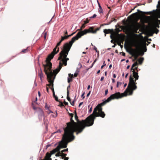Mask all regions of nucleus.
<instances>
[{
  "mask_svg": "<svg viewBox=\"0 0 160 160\" xmlns=\"http://www.w3.org/2000/svg\"><path fill=\"white\" fill-rule=\"evenodd\" d=\"M58 152L56 153L55 155V156L56 157H60L61 156V152H60L59 151Z\"/></svg>",
  "mask_w": 160,
  "mask_h": 160,
  "instance_id": "22",
  "label": "nucleus"
},
{
  "mask_svg": "<svg viewBox=\"0 0 160 160\" xmlns=\"http://www.w3.org/2000/svg\"><path fill=\"white\" fill-rule=\"evenodd\" d=\"M99 11L100 13H102L103 12V10L102 8H101L99 9Z\"/></svg>",
  "mask_w": 160,
  "mask_h": 160,
  "instance_id": "45",
  "label": "nucleus"
},
{
  "mask_svg": "<svg viewBox=\"0 0 160 160\" xmlns=\"http://www.w3.org/2000/svg\"><path fill=\"white\" fill-rule=\"evenodd\" d=\"M38 93L39 96L40 97L41 95L40 92L39 91H38Z\"/></svg>",
  "mask_w": 160,
  "mask_h": 160,
  "instance_id": "59",
  "label": "nucleus"
},
{
  "mask_svg": "<svg viewBox=\"0 0 160 160\" xmlns=\"http://www.w3.org/2000/svg\"><path fill=\"white\" fill-rule=\"evenodd\" d=\"M94 49L96 51V52H99V51H98L97 50V48L95 47V46H94Z\"/></svg>",
  "mask_w": 160,
  "mask_h": 160,
  "instance_id": "39",
  "label": "nucleus"
},
{
  "mask_svg": "<svg viewBox=\"0 0 160 160\" xmlns=\"http://www.w3.org/2000/svg\"><path fill=\"white\" fill-rule=\"evenodd\" d=\"M108 93V89H107L105 90V95L106 96Z\"/></svg>",
  "mask_w": 160,
  "mask_h": 160,
  "instance_id": "43",
  "label": "nucleus"
},
{
  "mask_svg": "<svg viewBox=\"0 0 160 160\" xmlns=\"http://www.w3.org/2000/svg\"><path fill=\"white\" fill-rule=\"evenodd\" d=\"M73 118H70V121L66 123L67 126L64 128V133L62 136L71 141H73L75 138L74 135V132H78L79 129L78 126L80 125L82 123L81 122L77 123L72 119Z\"/></svg>",
  "mask_w": 160,
  "mask_h": 160,
  "instance_id": "2",
  "label": "nucleus"
},
{
  "mask_svg": "<svg viewBox=\"0 0 160 160\" xmlns=\"http://www.w3.org/2000/svg\"><path fill=\"white\" fill-rule=\"evenodd\" d=\"M67 36H62L61 39L60 40L59 42L58 43V46H60L61 42L65 39H67L68 38Z\"/></svg>",
  "mask_w": 160,
  "mask_h": 160,
  "instance_id": "15",
  "label": "nucleus"
},
{
  "mask_svg": "<svg viewBox=\"0 0 160 160\" xmlns=\"http://www.w3.org/2000/svg\"><path fill=\"white\" fill-rule=\"evenodd\" d=\"M97 16V15L96 14H94L93 16L90 17V18H94L96 17Z\"/></svg>",
  "mask_w": 160,
  "mask_h": 160,
  "instance_id": "38",
  "label": "nucleus"
},
{
  "mask_svg": "<svg viewBox=\"0 0 160 160\" xmlns=\"http://www.w3.org/2000/svg\"><path fill=\"white\" fill-rule=\"evenodd\" d=\"M90 93H91V91H90L89 92L87 95V97H88L89 96V95H90Z\"/></svg>",
  "mask_w": 160,
  "mask_h": 160,
  "instance_id": "53",
  "label": "nucleus"
},
{
  "mask_svg": "<svg viewBox=\"0 0 160 160\" xmlns=\"http://www.w3.org/2000/svg\"><path fill=\"white\" fill-rule=\"evenodd\" d=\"M52 89H53V90H52L53 95V97H55V96H56V95H55V92H54V90L53 87H52Z\"/></svg>",
  "mask_w": 160,
  "mask_h": 160,
  "instance_id": "31",
  "label": "nucleus"
},
{
  "mask_svg": "<svg viewBox=\"0 0 160 160\" xmlns=\"http://www.w3.org/2000/svg\"><path fill=\"white\" fill-rule=\"evenodd\" d=\"M106 64H105V61H104L103 63V65L101 67V68L102 69L104 66H106Z\"/></svg>",
  "mask_w": 160,
  "mask_h": 160,
  "instance_id": "40",
  "label": "nucleus"
},
{
  "mask_svg": "<svg viewBox=\"0 0 160 160\" xmlns=\"http://www.w3.org/2000/svg\"><path fill=\"white\" fill-rule=\"evenodd\" d=\"M69 116L71 117V118L73 117V113H69Z\"/></svg>",
  "mask_w": 160,
  "mask_h": 160,
  "instance_id": "36",
  "label": "nucleus"
},
{
  "mask_svg": "<svg viewBox=\"0 0 160 160\" xmlns=\"http://www.w3.org/2000/svg\"><path fill=\"white\" fill-rule=\"evenodd\" d=\"M143 59H144L143 58H141L138 60L140 64H141L142 63Z\"/></svg>",
  "mask_w": 160,
  "mask_h": 160,
  "instance_id": "20",
  "label": "nucleus"
},
{
  "mask_svg": "<svg viewBox=\"0 0 160 160\" xmlns=\"http://www.w3.org/2000/svg\"><path fill=\"white\" fill-rule=\"evenodd\" d=\"M68 148H67L66 149H64V150H62L61 151V152H68Z\"/></svg>",
  "mask_w": 160,
  "mask_h": 160,
  "instance_id": "34",
  "label": "nucleus"
},
{
  "mask_svg": "<svg viewBox=\"0 0 160 160\" xmlns=\"http://www.w3.org/2000/svg\"><path fill=\"white\" fill-rule=\"evenodd\" d=\"M64 104L65 105H67L68 104V102H66L65 101H64Z\"/></svg>",
  "mask_w": 160,
  "mask_h": 160,
  "instance_id": "51",
  "label": "nucleus"
},
{
  "mask_svg": "<svg viewBox=\"0 0 160 160\" xmlns=\"http://www.w3.org/2000/svg\"><path fill=\"white\" fill-rule=\"evenodd\" d=\"M137 11H138V12H136L135 13H133L131 15V16L132 17V18L133 19H134V18H136L139 15L138 12L144 13L145 14H148V15H150L151 14V12H142L138 9L137 10Z\"/></svg>",
  "mask_w": 160,
  "mask_h": 160,
  "instance_id": "12",
  "label": "nucleus"
},
{
  "mask_svg": "<svg viewBox=\"0 0 160 160\" xmlns=\"http://www.w3.org/2000/svg\"><path fill=\"white\" fill-rule=\"evenodd\" d=\"M72 78H68V83L70 82H71L72 81Z\"/></svg>",
  "mask_w": 160,
  "mask_h": 160,
  "instance_id": "28",
  "label": "nucleus"
},
{
  "mask_svg": "<svg viewBox=\"0 0 160 160\" xmlns=\"http://www.w3.org/2000/svg\"><path fill=\"white\" fill-rule=\"evenodd\" d=\"M113 77L114 78H116V75L115 74H113Z\"/></svg>",
  "mask_w": 160,
  "mask_h": 160,
  "instance_id": "62",
  "label": "nucleus"
},
{
  "mask_svg": "<svg viewBox=\"0 0 160 160\" xmlns=\"http://www.w3.org/2000/svg\"><path fill=\"white\" fill-rule=\"evenodd\" d=\"M70 86L69 85L68 86L67 88V94H69V90L70 89Z\"/></svg>",
  "mask_w": 160,
  "mask_h": 160,
  "instance_id": "23",
  "label": "nucleus"
},
{
  "mask_svg": "<svg viewBox=\"0 0 160 160\" xmlns=\"http://www.w3.org/2000/svg\"><path fill=\"white\" fill-rule=\"evenodd\" d=\"M79 69H77L76 71V72H78H78H79Z\"/></svg>",
  "mask_w": 160,
  "mask_h": 160,
  "instance_id": "56",
  "label": "nucleus"
},
{
  "mask_svg": "<svg viewBox=\"0 0 160 160\" xmlns=\"http://www.w3.org/2000/svg\"><path fill=\"white\" fill-rule=\"evenodd\" d=\"M103 102L102 103L98 104L94 109L92 114L90 115L87 118V120H89L90 123L88 126H92L94 120L96 117H100L102 118H104L105 116V114L104 112L102 111V107L106 103H104Z\"/></svg>",
  "mask_w": 160,
  "mask_h": 160,
  "instance_id": "4",
  "label": "nucleus"
},
{
  "mask_svg": "<svg viewBox=\"0 0 160 160\" xmlns=\"http://www.w3.org/2000/svg\"><path fill=\"white\" fill-rule=\"evenodd\" d=\"M92 111V108H91L90 109H89V112L90 113Z\"/></svg>",
  "mask_w": 160,
  "mask_h": 160,
  "instance_id": "58",
  "label": "nucleus"
},
{
  "mask_svg": "<svg viewBox=\"0 0 160 160\" xmlns=\"http://www.w3.org/2000/svg\"><path fill=\"white\" fill-rule=\"evenodd\" d=\"M112 32V31L110 29H105L103 30V32L105 34V35L106 36V34H108L109 33H110Z\"/></svg>",
  "mask_w": 160,
  "mask_h": 160,
  "instance_id": "17",
  "label": "nucleus"
},
{
  "mask_svg": "<svg viewBox=\"0 0 160 160\" xmlns=\"http://www.w3.org/2000/svg\"><path fill=\"white\" fill-rule=\"evenodd\" d=\"M69 94H67V99L70 102H71V99H70V98L69 97Z\"/></svg>",
  "mask_w": 160,
  "mask_h": 160,
  "instance_id": "27",
  "label": "nucleus"
},
{
  "mask_svg": "<svg viewBox=\"0 0 160 160\" xmlns=\"http://www.w3.org/2000/svg\"><path fill=\"white\" fill-rule=\"evenodd\" d=\"M97 60V59H95V60L93 62V63L92 64V66L93 65V64H94V63L96 62Z\"/></svg>",
  "mask_w": 160,
  "mask_h": 160,
  "instance_id": "46",
  "label": "nucleus"
},
{
  "mask_svg": "<svg viewBox=\"0 0 160 160\" xmlns=\"http://www.w3.org/2000/svg\"><path fill=\"white\" fill-rule=\"evenodd\" d=\"M120 53H122V56H125V53L124 52H121Z\"/></svg>",
  "mask_w": 160,
  "mask_h": 160,
  "instance_id": "47",
  "label": "nucleus"
},
{
  "mask_svg": "<svg viewBox=\"0 0 160 160\" xmlns=\"http://www.w3.org/2000/svg\"><path fill=\"white\" fill-rule=\"evenodd\" d=\"M69 76V78H72H72L73 77V74H68Z\"/></svg>",
  "mask_w": 160,
  "mask_h": 160,
  "instance_id": "33",
  "label": "nucleus"
},
{
  "mask_svg": "<svg viewBox=\"0 0 160 160\" xmlns=\"http://www.w3.org/2000/svg\"><path fill=\"white\" fill-rule=\"evenodd\" d=\"M103 79H104V77H102L101 78V79H100V80L101 81H102L103 80Z\"/></svg>",
  "mask_w": 160,
  "mask_h": 160,
  "instance_id": "55",
  "label": "nucleus"
},
{
  "mask_svg": "<svg viewBox=\"0 0 160 160\" xmlns=\"http://www.w3.org/2000/svg\"><path fill=\"white\" fill-rule=\"evenodd\" d=\"M64 160H68V159H69V158L68 157H65L64 158Z\"/></svg>",
  "mask_w": 160,
  "mask_h": 160,
  "instance_id": "52",
  "label": "nucleus"
},
{
  "mask_svg": "<svg viewBox=\"0 0 160 160\" xmlns=\"http://www.w3.org/2000/svg\"><path fill=\"white\" fill-rule=\"evenodd\" d=\"M149 30L150 32H154L157 34L159 32V30L157 29L155 27H153L152 26L149 27Z\"/></svg>",
  "mask_w": 160,
  "mask_h": 160,
  "instance_id": "14",
  "label": "nucleus"
},
{
  "mask_svg": "<svg viewBox=\"0 0 160 160\" xmlns=\"http://www.w3.org/2000/svg\"><path fill=\"white\" fill-rule=\"evenodd\" d=\"M138 64L137 62H135L132 65L131 68V71L132 72L133 76L131 75L129 78V82L128 87L126 89V91L128 92V95H132L133 93V91L137 88L136 81L138 79L139 76L137 72L138 67L133 68L138 66Z\"/></svg>",
  "mask_w": 160,
  "mask_h": 160,
  "instance_id": "3",
  "label": "nucleus"
},
{
  "mask_svg": "<svg viewBox=\"0 0 160 160\" xmlns=\"http://www.w3.org/2000/svg\"><path fill=\"white\" fill-rule=\"evenodd\" d=\"M60 103V107H62V106H64L63 103L61 102H60L59 101V102Z\"/></svg>",
  "mask_w": 160,
  "mask_h": 160,
  "instance_id": "42",
  "label": "nucleus"
},
{
  "mask_svg": "<svg viewBox=\"0 0 160 160\" xmlns=\"http://www.w3.org/2000/svg\"><path fill=\"white\" fill-rule=\"evenodd\" d=\"M129 54L134 58L133 61H134L137 60L138 58L139 55H142L144 54V52H142L141 54H139L137 50L131 48V51L129 52Z\"/></svg>",
  "mask_w": 160,
  "mask_h": 160,
  "instance_id": "10",
  "label": "nucleus"
},
{
  "mask_svg": "<svg viewBox=\"0 0 160 160\" xmlns=\"http://www.w3.org/2000/svg\"><path fill=\"white\" fill-rule=\"evenodd\" d=\"M132 27L133 29L136 31L138 30L139 29H140V24L138 22H137L133 24Z\"/></svg>",
  "mask_w": 160,
  "mask_h": 160,
  "instance_id": "13",
  "label": "nucleus"
},
{
  "mask_svg": "<svg viewBox=\"0 0 160 160\" xmlns=\"http://www.w3.org/2000/svg\"><path fill=\"white\" fill-rule=\"evenodd\" d=\"M44 113L43 111L41 109H39V115L41 116H43Z\"/></svg>",
  "mask_w": 160,
  "mask_h": 160,
  "instance_id": "18",
  "label": "nucleus"
},
{
  "mask_svg": "<svg viewBox=\"0 0 160 160\" xmlns=\"http://www.w3.org/2000/svg\"><path fill=\"white\" fill-rule=\"evenodd\" d=\"M116 45V44H114L112 46V48H114L115 47V46Z\"/></svg>",
  "mask_w": 160,
  "mask_h": 160,
  "instance_id": "63",
  "label": "nucleus"
},
{
  "mask_svg": "<svg viewBox=\"0 0 160 160\" xmlns=\"http://www.w3.org/2000/svg\"><path fill=\"white\" fill-rule=\"evenodd\" d=\"M59 46H58L57 43L55 47L53 49V51L48 55L46 60V64L45 65H43L44 67H49V68H52V63L50 62V61L53 58L54 56L58 52L59 48L58 47Z\"/></svg>",
  "mask_w": 160,
  "mask_h": 160,
  "instance_id": "7",
  "label": "nucleus"
},
{
  "mask_svg": "<svg viewBox=\"0 0 160 160\" xmlns=\"http://www.w3.org/2000/svg\"><path fill=\"white\" fill-rule=\"evenodd\" d=\"M54 98H55V100L56 101H57V102H59V101L58 99V97L57 96H56L55 97H54Z\"/></svg>",
  "mask_w": 160,
  "mask_h": 160,
  "instance_id": "29",
  "label": "nucleus"
},
{
  "mask_svg": "<svg viewBox=\"0 0 160 160\" xmlns=\"http://www.w3.org/2000/svg\"><path fill=\"white\" fill-rule=\"evenodd\" d=\"M75 120L77 121V122L78 123V122H81L82 123V124L80 125H79L78 128L79 129V130L78 131V132L76 133V134L78 135L79 133L82 132L84 129L86 127H89V126H88L87 125L89 124V123H90V122H89V120H87V118L85 120H82L81 121H80L78 119V117L77 116V113L75 112Z\"/></svg>",
  "mask_w": 160,
  "mask_h": 160,
  "instance_id": "8",
  "label": "nucleus"
},
{
  "mask_svg": "<svg viewBox=\"0 0 160 160\" xmlns=\"http://www.w3.org/2000/svg\"><path fill=\"white\" fill-rule=\"evenodd\" d=\"M59 57L58 59V60H60L59 66L57 69L53 71V72L52 71V68H49V67H44V71L47 75L48 81L50 83L49 84L47 85L49 88L52 86L53 87V81L52 80V78L53 77L54 73L55 74H57L61 69L63 65L65 66L61 59H59Z\"/></svg>",
  "mask_w": 160,
  "mask_h": 160,
  "instance_id": "5",
  "label": "nucleus"
},
{
  "mask_svg": "<svg viewBox=\"0 0 160 160\" xmlns=\"http://www.w3.org/2000/svg\"><path fill=\"white\" fill-rule=\"evenodd\" d=\"M67 155V154H65V153H63V152H61V156L62 157L61 158L62 159L66 157Z\"/></svg>",
  "mask_w": 160,
  "mask_h": 160,
  "instance_id": "21",
  "label": "nucleus"
},
{
  "mask_svg": "<svg viewBox=\"0 0 160 160\" xmlns=\"http://www.w3.org/2000/svg\"><path fill=\"white\" fill-rule=\"evenodd\" d=\"M128 92L127 91L125 90L123 93H121L120 92H117L114 94L111 95L108 97L107 100H105L104 103H106L109 102L112 100L116 99H118L124 97L126 96L128 94Z\"/></svg>",
  "mask_w": 160,
  "mask_h": 160,
  "instance_id": "9",
  "label": "nucleus"
},
{
  "mask_svg": "<svg viewBox=\"0 0 160 160\" xmlns=\"http://www.w3.org/2000/svg\"><path fill=\"white\" fill-rule=\"evenodd\" d=\"M45 108L46 109H47V110L49 109V107L48 106L47 103H46Z\"/></svg>",
  "mask_w": 160,
  "mask_h": 160,
  "instance_id": "35",
  "label": "nucleus"
},
{
  "mask_svg": "<svg viewBox=\"0 0 160 160\" xmlns=\"http://www.w3.org/2000/svg\"><path fill=\"white\" fill-rule=\"evenodd\" d=\"M90 20V19H88L87 18L86 21H84V23L85 24H86L89 22Z\"/></svg>",
  "mask_w": 160,
  "mask_h": 160,
  "instance_id": "26",
  "label": "nucleus"
},
{
  "mask_svg": "<svg viewBox=\"0 0 160 160\" xmlns=\"http://www.w3.org/2000/svg\"><path fill=\"white\" fill-rule=\"evenodd\" d=\"M67 35H68V32H67V30H66L65 32H64V35H65V36H67Z\"/></svg>",
  "mask_w": 160,
  "mask_h": 160,
  "instance_id": "49",
  "label": "nucleus"
},
{
  "mask_svg": "<svg viewBox=\"0 0 160 160\" xmlns=\"http://www.w3.org/2000/svg\"><path fill=\"white\" fill-rule=\"evenodd\" d=\"M143 48L144 50V52H146L147 51V48H146V46L145 44H144L143 45Z\"/></svg>",
  "mask_w": 160,
  "mask_h": 160,
  "instance_id": "25",
  "label": "nucleus"
},
{
  "mask_svg": "<svg viewBox=\"0 0 160 160\" xmlns=\"http://www.w3.org/2000/svg\"><path fill=\"white\" fill-rule=\"evenodd\" d=\"M85 94V92H84L82 94L81 97L82 98V99H84L85 98V96H84V95Z\"/></svg>",
  "mask_w": 160,
  "mask_h": 160,
  "instance_id": "37",
  "label": "nucleus"
},
{
  "mask_svg": "<svg viewBox=\"0 0 160 160\" xmlns=\"http://www.w3.org/2000/svg\"><path fill=\"white\" fill-rule=\"evenodd\" d=\"M100 28H98L94 29V28L91 27H90L88 29H85L83 31L79 32L75 37L72 38L71 41L68 43L67 42L64 44L63 49L59 54V59H61L65 66L67 65V62L69 60V58H67V57L73 43L80 38L82 36L88 33H96L97 31L99 30Z\"/></svg>",
  "mask_w": 160,
  "mask_h": 160,
  "instance_id": "1",
  "label": "nucleus"
},
{
  "mask_svg": "<svg viewBox=\"0 0 160 160\" xmlns=\"http://www.w3.org/2000/svg\"><path fill=\"white\" fill-rule=\"evenodd\" d=\"M73 35V34L72 33L70 35H67V36H68V38L69 37L72 36Z\"/></svg>",
  "mask_w": 160,
  "mask_h": 160,
  "instance_id": "50",
  "label": "nucleus"
},
{
  "mask_svg": "<svg viewBox=\"0 0 160 160\" xmlns=\"http://www.w3.org/2000/svg\"><path fill=\"white\" fill-rule=\"evenodd\" d=\"M29 51L28 48H27L24 49L21 52L25 53Z\"/></svg>",
  "mask_w": 160,
  "mask_h": 160,
  "instance_id": "19",
  "label": "nucleus"
},
{
  "mask_svg": "<svg viewBox=\"0 0 160 160\" xmlns=\"http://www.w3.org/2000/svg\"><path fill=\"white\" fill-rule=\"evenodd\" d=\"M47 34V32H44V38L45 40L46 39Z\"/></svg>",
  "mask_w": 160,
  "mask_h": 160,
  "instance_id": "30",
  "label": "nucleus"
},
{
  "mask_svg": "<svg viewBox=\"0 0 160 160\" xmlns=\"http://www.w3.org/2000/svg\"><path fill=\"white\" fill-rule=\"evenodd\" d=\"M85 24H86L84 23L82 25V26L80 27V30H82L85 27H86Z\"/></svg>",
  "mask_w": 160,
  "mask_h": 160,
  "instance_id": "24",
  "label": "nucleus"
},
{
  "mask_svg": "<svg viewBox=\"0 0 160 160\" xmlns=\"http://www.w3.org/2000/svg\"><path fill=\"white\" fill-rule=\"evenodd\" d=\"M83 104V102H80L79 105V106L80 107Z\"/></svg>",
  "mask_w": 160,
  "mask_h": 160,
  "instance_id": "54",
  "label": "nucleus"
},
{
  "mask_svg": "<svg viewBox=\"0 0 160 160\" xmlns=\"http://www.w3.org/2000/svg\"><path fill=\"white\" fill-rule=\"evenodd\" d=\"M159 7L160 8V1L158 2V4L157 5V8H158Z\"/></svg>",
  "mask_w": 160,
  "mask_h": 160,
  "instance_id": "41",
  "label": "nucleus"
},
{
  "mask_svg": "<svg viewBox=\"0 0 160 160\" xmlns=\"http://www.w3.org/2000/svg\"><path fill=\"white\" fill-rule=\"evenodd\" d=\"M150 26H152L153 27H155L156 28H159V25L158 23L157 22H154L152 24L150 23Z\"/></svg>",
  "mask_w": 160,
  "mask_h": 160,
  "instance_id": "16",
  "label": "nucleus"
},
{
  "mask_svg": "<svg viewBox=\"0 0 160 160\" xmlns=\"http://www.w3.org/2000/svg\"><path fill=\"white\" fill-rule=\"evenodd\" d=\"M112 82H113V83L115 82V79H112Z\"/></svg>",
  "mask_w": 160,
  "mask_h": 160,
  "instance_id": "60",
  "label": "nucleus"
},
{
  "mask_svg": "<svg viewBox=\"0 0 160 160\" xmlns=\"http://www.w3.org/2000/svg\"><path fill=\"white\" fill-rule=\"evenodd\" d=\"M70 103H71V104L72 105V106H74V101H73V102H70Z\"/></svg>",
  "mask_w": 160,
  "mask_h": 160,
  "instance_id": "48",
  "label": "nucleus"
},
{
  "mask_svg": "<svg viewBox=\"0 0 160 160\" xmlns=\"http://www.w3.org/2000/svg\"><path fill=\"white\" fill-rule=\"evenodd\" d=\"M90 85H88V88H87V89L88 90H89L90 88Z\"/></svg>",
  "mask_w": 160,
  "mask_h": 160,
  "instance_id": "61",
  "label": "nucleus"
},
{
  "mask_svg": "<svg viewBox=\"0 0 160 160\" xmlns=\"http://www.w3.org/2000/svg\"><path fill=\"white\" fill-rule=\"evenodd\" d=\"M154 22L158 23H159L160 24V20H159L157 19Z\"/></svg>",
  "mask_w": 160,
  "mask_h": 160,
  "instance_id": "32",
  "label": "nucleus"
},
{
  "mask_svg": "<svg viewBox=\"0 0 160 160\" xmlns=\"http://www.w3.org/2000/svg\"><path fill=\"white\" fill-rule=\"evenodd\" d=\"M118 85H119V82H117V85H116L117 88H118Z\"/></svg>",
  "mask_w": 160,
  "mask_h": 160,
  "instance_id": "57",
  "label": "nucleus"
},
{
  "mask_svg": "<svg viewBox=\"0 0 160 160\" xmlns=\"http://www.w3.org/2000/svg\"><path fill=\"white\" fill-rule=\"evenodd\" d=\"M78 72H75L74 74V77H77L78 75Z\"/></svg>",
  "mask_w": 160,
  "mask_h": 160,
  "instance_id": "44",
  "label": "nucleus"
},
{
  "mask_svg": "<svg viewBox=\"0 0 160 160\" xmlns=\"http://www.w3.org/2000/svg\"><path fill=\"white\" fill-rule=\"evenodd\" d=\"M149 26L145 25L144 22H142V25H140V31H145L147 30L150 32L149 27L150 26V23H148Z\"/></svg>",
  "mask_w": 160,
  "mask_h": 160,
  "instance_id": "11",
  "label": "nucleus"
},
{
  "mask_svg": "<svg viewBox=\"0 0 160 160\" xmlns=\"http://www.w3.org/2000/svg\"><path fill=\"white\" fill-rule=\"evenodd\" d=\"M71 141L70 140L65 138V137L64 138L62 136V140L60 142L56 148L51 151L50 153L48 152L46 153L45 158V160H52L50 157L52 154L59 151L61 148H66L68 143Z\"/></svg>",
  "mask_w": 160,
  "mask_h": 160,
  "instance_id": "6",
  "label": "nucleus"
},
{
  "mask_svg": "<svg viewBox=\"0 0 160 160\" xmlns=\"http://www.w3.org/2000/svg\"><path fill=\"white\" fill-rule=\"evenodd\" d=\"M129 67H130V66L129 65L128 66H127V69H128L129 68Z\"/></svg>",
  "mask_w": 160,
  "mask_h": 160,
  "instance_id": "64",
  "label": "nucleus"
}]
</instances>
